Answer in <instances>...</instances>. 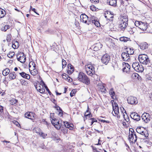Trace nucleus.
<instances>
[{"label": "nucleus", "instance_id": "obj_50", "mask_svg": "<svg viewBox=\"0 0 152 152\" xmlns=\"http://www.w3.org/2000/svg\"><path fill=\"white\" fill-rule=\"evenodd\" d=\"M31 66H32L34 68H35L36 67V65L35 63L33 61H31L30 62L29 64V67H30Z\"/></svg>", "mask_w": 152, "mask_h": 152}, {"label": "nucleus", "instance_id": "obj_7", "mask_svg": "<svg viewBox=\"0 0 152 152\" xmlns=\"http://www.w3.org/2000/svg\"><path fill=\"white\" fill-rule=\"evenodd\" d=\"M17 59L18 61L22 63H24L26 61V57L23 52H20L17 55Z\"/></svg>", "mask_w": 152, "mask_h": 152}, {"label": "nucleus", "instance_id": "obj_42", "mask_svg": "<svg viewBox=\"0 0 152 152\" xmlns=\"http://www.w3.org/2000/svg\"><path fill=\"white\" fill-rule=\"evenodd\" d=\"M12 47L14 49L17 48L19 47V44L18 42L16 41L14 43H13L12 45Z\"/></svg>", "mask_w": 152, "mask_h": 152}, {"label": "nucleus", "instance_id": "obj_21", "mask_svg": "<svg viewBox=\"0 0 152 152\" xmlns=\"http://www.w3.org/2000/svg\"><path fill=\"white\" fill-rule=\"evenodd\" d=\"M94 50L97 51L99 50L102 47V45L99 42L97 43L94 45Z\"/></svg>", "mask_w": 152, "mask_h": 152}, {"label": "nucleus", "instance_id": "obj_15", "mask_svg": "<svg viewBox=\"0 0 152 152\" xmlns=\"http://www.w3.org/2000/svg\"><path fill=\"white\" fill-rule=\"evenodd\" d=\"M121 58L124 61H129L130 57L127 53L123 52L121 54Z\"/></svg>", "mask_w": 152, "mask_h": 152}, {"label": "nucleus", "instance_id": "obj_48", "mask_svg": "<svg viewBox=\"0 0 152 152\" xmlns=\"http://www.w3.org/2000/svg\"><path fill=\"white\" fill-rule=\"evenodd\" d=\"M15 54V53L14 52H10L9 53L7 54V56L9 58H12L13 57Z\"/></svg>", "mask_w": 152, "mask_h": 152}, {"label": "nucleus", "instance_id": "obj_1", "mask_svg": "<svg viewBox=\"0 0 152 152\" xmlns=\"http://www.w3.org/2000/svg\"><path fill=\"white\" fill-rule=\"evenodd\" d=\"M77 79L80 82L88 85L90 84V79L83 72H80L78 76Z\"/></svg>", "mask_w": 152, "mask_h": 152}, {"label": "nucleus", "instance_id": "obj_45", "mask_svg": "<svg viewBox=\"0 0 152 152\" xmlns=\"http://www.w3.org/2000/svg\"><path fill=\"white\" fill-rule=\"evenodd\" d=\"M41 83H43V85L45 87V88L46 89V90L48 92L49 94L50 95H51V94H52L51 93L50 91L49 90V89L47 87V86L45 85V83H44V82L42 80L41 81Z\"/></svg>", "mask_w": 152, "mask_h": 152}, {"label": "nucleus", "instance_id": "obj_64", "mask_svg": "<svg viewBox=\"0 0 152 152\" xmlns=\"http://www.w3.org/2000/svg\"><path fill=\"white\" fill-rule=\"evenodd\" d=\"M90 120L91 121H92L94 122H97V120L96 119L93 118H91L90 119Z\"/></svg>", "mask_w": 152, "mask_h": 152}, {"label": "nucleus", "instance_id": "obj_36", "mask_svg": "<svg viewBox=\"0 0 152 152\" xmlns=\"http://www.w3.org/2000/svg\"><path fill=\"white\" fill-rule=\"evenodd\" d=\"M52 120H51V122L53 125H56L57 123H58V120L56 119V118L54 117H53V118H52Z\"/></svg>", "mask_w": 152, "mask_h": 152}, {"label": "nucleus", "instance_id": "obj_49", "mask_svg": "<svg viewBox=\"0 0 152 152\" xmlns=\"http://www.w3.org/2000/svg\"><path fill=\"white\" fill-rule=\"evenodd\" d=\"M92 24H94L97 27H99L100 26V23L99 21L97 20L96 19L92 23Z\"/></svg>", "mask_w": 152, "mask_h": 152}, {"label": "nucleus", "instance_id": "obj_9", "mask_svg": "<svg viewBox=\"0 0 152 152\" xmlns=\"http://www.w3.org/2000/svg\"><path fill=\"white\" fill-rule=\"evenodd\" d=\"M110 60V56L107 54L103 55L101 58V61L104 64L107 65Z\"/></svg>", "mask_w": 152, "mask_h": 152}, {"label": "nucleus", "instance_id": "obj_19", "mask_svg": "<svg viewBox=\"0 0 152 152\" xmlns=\"http://www.w3.org/2000/svg\"><path fill=\"white\" fill-rule=\"evenodd\" d=\"M125 66L123 69L124 72H128L130 71V66L127 63H124Z\"/></svg>", "mask_w": 152, "mask_h": 152}, {"label": "nucleus", "instance_id": "obj_47", "mask_svg": "<svg viewBox=\"0 0 152 152\" xmlns=\"http://www.w3.org/2000/svg\"><path fill=\"white\" fill-rule=\"evenodd\" d=\"M18 102V100L14 99L12 98L10 101V103L11 105H14Z\"/></svg>", "mask_w": 152, "mask_h": 152}, {"label": "nucleus", "instance_id": "obj_54", "mask_svg": "<svg viewBox=\"0 0 152 152\" xmlns=\"http://www.w3.org/2000/svg\"><path fill=\"white\" fill-rule=\"evenodd\" d=\"M120 109L121 113H123V115L124 114V113L126 114V112L123 107H120Z\"/></svg>", "mask_w": 152, "mask_h": 152}, {"label": "nucleus", "instance_id": "obj_4", "mask_svg": "<svg viewBox=\"0 0 152 152\" xmlns=\"http://www.w3.org/2000/svg\"><path fill=\"white\" fill-rule=\"evenodd\" d=\"M139 28L142 31H145L146 32L152 33V29L149 31V27H148V24L146 23L141 21Z\"/></svg>", "mask_w": 152, "mask_h": 152}, {"label": "nucleus", "instance_id": "obj_25", "mask_svg": "<svg viewBox=\"0 0 152 152\" xmlns=\"http://www.w3.org/2000/svg\"><path fill=\"white\" fill-rule=\"evenodd\" d=\"M140 48L142 50H146L148 48V44L146 42L141 43L140 45Z\"/></svg>", "mask_w": 152, "mask_h": 152}, {"label": "nucleus", "instance_id": "obj_44", "mask_svg": "<svg viewBox=\"0 0 152 152\" xmlns=\"http://www.w3.org/2000/svg\"><path fill=\"white\" fill-rule=\"evenodd\" d=\"M10 26L9 25H6L4 26H3L1 27V30L4 31H5L7 30L10 28Z\"/></svg>", "mask_w": 152, "mask_h": 152}, {"label": "nucleus", "instance_id": "obj_18", "mask_svg": "<svg viewBox=\"0 0 152 152\" xmlns=\"http://www.w3.org/2000/svg\"><path fill=\"white\" fill-rule=\"evenodd\" d=\"M67 67L68 69L67 70V72L69 75L71 74L74 71V67L71 64H68Z\"/></svg>", "mask_w": 152, "mask_h": 152}, {"label": "nucleus", "instance_id": "obj_20", "mask_svg": "<svg viewBox=\"0 0 152 152\" xmlns=\"http://www.w3.org/2000/svg\"><path fill=\"white\" fill-rule=\"evenodd\" d=\"M107 4L115 7L117 5V1L116 0H107Z\"/></svg>", "mask_w": 152, "mask_h": 152}, {"label": "nucleus", "instance_id": "obj_60", "mask_svg": "<svg viewBox=\"0 0 152 152\" xmlns=\"http://www.w3.org/2000/svg\"><path fill=\"white\" fill-rule=\"evenodd\" d=\"M3 107L0 105V113H3Z\"/></svg>", "mask_w": 152, "mask_h": 152}, {"label": "nucleus", "instance_id": "obj_12", "mask_svg": "<svg viewBox=\"0 0 152 152\" xmlns=\"http://www.w3.org/2000/svg\"><path fill=\"white\" fill-rule=\"evenodd\" d=\"M26 118L32 120H34L35 119V113L31 112H28L24 114Z\"/></svg>", "mask_w": 152, "mask_h": 152}, {"label": "nucleus", "instance_id": "obj_3", "mask_svg": "<svg viewBox=\"0 0 152 152\" xmlns=\"http://www.w3.org/2000/svg\"><path fill=\"white\" fill-rule=\"evenodd\" d=\"M132 66L134 70L138 72H142L143 71V68L141 64L138 62H135L133 63Z\"/></svg>", "mask_w": 152, "mask_h": 152}, {"label": "nucleus", "instance_id": "obj_40", "mask_svg": "<svg viewBox=\"0 0 152 152\" xmlns=\"http://www.w3.org/2000/svg\"><path fill=\"white\" fill-rule=\"evenodd\" d=\"M134 28H131L129 26L127 27V29L128 32H129V33L132 34L134 33Z\"/></svg>", "mask_w": 152, "mask_h": 152}, {"label": "nucleus", "instance_id": "obj_53", "mask_svg": "<svg viewBox=\"0 0 152 152\" xmlns=\"http://www.w3.org/2000/svg\"><path fill=\"white\" fill-rule=\"evenodd\" d=\"M66 64L67 63L66 61L64 59H63L62 60V65L63 68H64L65 67L66 65Z\"/></svg>", "mask_w": 152, "mask_h": 152}, {"label": "nucleus", "instance_id": "obj_37", "mask_svg": "<svg viewBox=\"0 0 152 152\" xmlns=\"http://www.w3.org/2000/svg\"><path fill=\"white\" fill-rule=\"evenodd\" d=\"M88 109V110H86V112L84 114V116L86 117L89 116L90 117H91L92 115H91V112L89 111Z\"/></svg>", "mask_w": 152, "mask_h": 152}, {"label": "nucleus", "instance_id": "obj_51", "mask_svg": "<svg viewBox=\"0 0 152 152\" xmlns=\"http://www.w3.org/2000/svg\"><path fill=\"white\" fill-rule=\"evenodd\" d=\"M141 21H136L135 22L134 24L137 27L139 28H140V24H141Z\"/></svg>", "mask_w": 152, "mask_h": 152}, {"label": "nucleus", "instance_id": "obj_61", "mask_svg": "<svg viewBox=\"0 0 152 152\" xmlns=\"http://www.w3.org/2000/svg\"><path fill=\"white\" fill-rule=\"evenodd\" d=\"M131 133H135V132H134V129H129V134H131Z\"/></svg>", "mask_w": 152, "mask_h": 152}, {"label": "nucleus", "instance_id": "obj_52", "mask_svg": "<svg viewBox=\"0 0 152 152\" xmlns=\"http://www.w3.org/2000/svg\"><path fill=\"white\" fill-rule=\"evenodd\" d=\"M62 76L63 78L66 80H67L69 75L65 73H64L62 74Z\"/></svg>", "mask_w": 152, "mask_h": 152}, {"label": "nucleus", "instance_id": "obj_26", "mask_svg": "<svg viewBox=\"0 0 152 152\" xmlns=\"http://www.w3.org/2000/svg\"><path fill=\"white\" fill-rule=\"evenodd\" d=\"M20 75L22 77L29 80L30 79V76L28 74H26L24 72H22V73H20Z\"/></svg>", "mask_w": 152, "mask_h": 152}, {"label": "nucleus", "instance_id": "obj_59", "mask_svg": "<svg viewBox=\"0 0 152 152\" xmlns=\"http://www.w3.org/2000/svg\"><path fill=\"white\" fill-rule=\"evenodd\" d=\"M90 1L95 4H97L99 2V0H90Z\"/></svg>", "mask_w": 152, "mask_h": 152}, {"label": "nucleus", "instance_id": "obj_38", "mask_svg": "<svg viewBox=\"0 0 152 152\" xmlns=\"http://www.w3.org/2000/svg\"><path fill=\"white\" fill-rule=\"evenodd\" d=\"M90 71H91L92 73V74H90V75H88L90 76H92L93 75H94V77H98V75H94V74L95 73V70H94V66L93 67V69H91L90 70Z\"/></svg>", "mask_w": 152, "mask_h": 152}, {"label": "nucleus", "instance_id": "obj_32", "mask_svg": "<svg viewBox=\"0 0 152 152\" xmlns=\"http://www.w3.org/2000/svg\"><path fill=\"white\" fill-rule=\"evenodd\" d=\"M96 18L93 16H92L90 17V20L88 21V24L89 25L93 22L96 20Z\"/></svg>", "mask_w": 152, "mask_h": 152}, {"label": "nucleus", "instance_id": "obj_10", "mask_svg": "<svg viewBox=\"0 0 152 152\" xmlns=\"http://www.w3.org/2000/svg\"><path fill=\"white\" fill-rule=\"evenodd\" d=\"M127 101L128 103L131 104H136L138 103V101L137 98L132 96L128 97Z\"/></svg>", "mask_w": 152, "mask_h": 152}, {"label": "nucleus", "instance_id": "obj_23", "mask_svg": "<svg viewBox=\"0 0 152 152\" xmlns=\"http://www.w3.org/2000/svg\"><path fill=\"white\" fill-rule=\"evenodd\" d=\"M52 135V138L54 141H57L59 140L60 138L58 137V135L54 131H52L51 133Z\"/></svg>", "mask_w": 152, "mask_h": 152}, {"label": "nucleus", "instance_id": "obj_24", "mask_svg": "<svg viewBox=\"0 0 152 152\" xmlns=\"http://www.w3.org/2000/svg\"><path fill=\"white\" fill-rule=\"evenodd\" d=\"M128 23H124L123 22L121 21L119 25V27L122 31H124L126 27L127 26Z\"/></svg>", "mask_w": 152, "mask_h": 152}, {"label": "nucleus", "instance_id": "obj_28", "mask_svg": "<svg viewBox=\"0 0 152 152\" xmlns=\"http://www.w3.org/2000/svg\"><path fill=\"white\" fill-rule=\"evenodd\" d=\"M16 75L14 72L10 73L9 75V78L11 80H14L16 78Z\"/></svg>", "mask_w": 152, "mask_h": 152}, {"label": "nucleus", "instance_id": "obj_5", "mask_svg": "<svg viewBox=\"0 0 152 152\" xmlns=\"http://www.w3.org/2000/svg\"><path fill=\"white\" fill-rule=\"evenodd\" d=\"M136 130L137 133L144 135L145 137L148 136V132L143 127H138L137 128Z\"/></svg>", "mask_w": 152, "mask_h": 152}, {"label": "nucleus", "instance_id": "obj_29", "mask_svg": "<svg viewBox=\"0 0 152 152\" xmlns=\"http://www.w3.org/2000/svg\"><path fill=\"white\" fill-rule=\"evenodd\" d=\"M64 123L66 127L69 128L70 130L72 129V126H73L72 124H70L67 122H64Z\"/></svg>", "mask_w": 152, "mask_h": 152}, {"label": "nucleus", "instance_id": "obj_46", "mask_svg": "<svg viewBox=\"0 0 152 152\" xmlns=\"http://www.w3.org/2000/svg\"><path fill=\"white\" fill-rule=\"evenodd\" d=\"M126 52L129 55H132L134 53L133 49L132 48H129L128 50L126 51Z\"/></svg>", "mask_w": 152, "mask_h": 152}, {"label": "nucleus", "instance_id": "obj_62", "mask_svg": "<svg viewBox=\"0 0 152 152\" xmlns=\"http://www.w3.org/2000/svg\"><path fill=\"white\" fill-rule=\"evenodd\" d=\"M67 78H68L67 80H66L68 82H71L72 81V79L69 76Z\"/></svg>", "mask_w": 152, "mask_h": 152}, {"label": "nucleus", "instance_id": "obj_6", "mask_svg": "<svg viewBox=\"0 0 152 152\" xmlns=\"http://www.w3.org/2000/svg\"><path fill=\"white\" fill-rule=\"evenodd\" d=\"M112 106L113 111L115 114V115H114L113 114V115L117 116L118 118H119L120 116V115L119 114V107L118 104L115 102L114 104L112 103Z\"/></svg>", "mask_w": 152, "mask_h": 152}, {"label": "nucleus", "instance_id": "obj_43", "mask_svg": "<svg viewBox=\"0 0 152 152\" xmlns=\"http://www.w3.org/2000/svg\"><path fill=\"white\" fill-rule=\"evenodd\" d=\"M34 131L39 135L40 134V133H42V132L41 129L39 128H36L34 130Z\"/></svg>", "mask_w": 152, "mask_h": 152}, {"label": "nucleus", "instance_id": "obj_39", "mask_svg": "<svg viewBox=\"0 0 152 152\" xmlns=\"http://www.w3.org/2000/svg\"><path fill=\"white\" fill-rule=\"evenodd\" d=\"M30 72L31 74L33 76H35L38 73V71L35 69V68H34L32 70L30 71L29 69Z\"/></svg>", "mask_w": 152, "mask_h": 152}, {"label": "nucleus", "instance_id": "obj_31", "mask_svg": "<svg viewBox=\"0 0 152 152\" xmlns=\"http://www.w3.org/2000/svg\"><path fill=\"white\" fill-rule=\"evenodd\" d=\"M56 110L58 111L59 113L58 115L60 116H62L63 115V111L58 106H57L56 107Z\"/></svg>", "mask_w": 152, "mask_h": 152}, {"label": "nucleus", "instance_id": "obj_30", "mask_svg": "<svg viewBox=\"0 0 152 152\" xmlns=\"http://www.w3.org/2000/svg\"><path fill=\"white\" fill-rule=\"evenodd\" d=\"M132 78L135 79H137L138 80H139L141 78V77L137 73H133L132 75Z\"/></svg>", "mask_w": 152, "mask_h": 152}, {"label": "nucleus", "instance_id": "obj_11", "mask_svg": "<svg viewBox=\"0 0 152 152\" xmlns=\"http://www.w3.org/2000/svg\"><path fill=\"white\" fill-rule=\"evenodd\" d=\"M129 139L130 142L134 143L137 140V136L135 133H131L129 134Z\"/></svg>", "mask_w": 152, "mask_h": 152}, {"label": "nucleus", "instance_id": "obj_63", "mask_svg": "<svg viewBox=\"0 0 152 152\" xmlns=\"http://www.w3.org/2000/svg\"><path fill=\"white\" fill-rule=\"evenodd\" d=\"M123 116L124 118V119L125 120V121L126 122H128L129 121V119L128 117L127 118H126V119L125 118V115L124 114Z\"/></svg>", "mask_w": 152, "mask_h": 152}, {"label": "nucleus", "instance_id": "obj_57", "mask_svg": "<svg viewBox=\"0 0 152 152\" xmlns=\"http://www.w3.org/2000/svg\"><path fill=\"white\" fill-rule=\"evenodd\" d=\"M61 124L58 125L57 124H56L55 125H53L58 130H59L60 129Z\"/></svg>", "mask_w": 152, "mask_h": 152}, {"label": "nucleus", "instance_id": "obj_27", "mask_svg": "<svg viewBox=\"0 0 152 152\" xmlns=\"http://www.w3.org/2000/svg\"><path fill=\"white\" fill-rule=\"evenodd\" d=\"M109 94L113 99H115L116 98V97L115 96V93L113 88L110 89Z\"/></svg>", "mask_w": 152, "mask_h": 152}, {"label": "nucleus", "instance_id": "obj_8", "mask_svg": "<svg viewBox=\"0 0 152 152\" xmlns=\"http://www.w3.org/2000/svg\"><path fill=\"white\" fill-rule=\"evenodd\" d=\"M141 118L143 121L145 123H147L151 120V117L148 113H144L142 115Z\"/></svg>", "mask_w": 152, "mask_h": 152}, {"label": "nucleus", "instance_id": "obj_34", "mask_svg": "<svg viewBox=\"0 0 152 152\" xmlns=\"http://www.w3.org/2000/svg\"><path fill=\"white\" fill-rule=\"evenodd\" d=\"M121 21L123 22L124 23H128V16L127 15H126L123 17L122 18L121 20Z\"/></svg>", "mask_w": 152, "mask_h": 152}, {"label": "nucleus", "instance_id": "obj_17", "mask_svg": "<svg viewBox=\"0 0 152 152\" xmlns=\"http://www.w3.org/2000/svg\"><path fill=\"white\" fill-rule=\"evenodd\" d=\"M94 66L92 64H89L85 66V69L86 73L88 75L92 74V73L91 71H90V70L91 69H93Z\"/></svg>", "mask_w": 152, "mask_h": 152}, {"label": "nucleus", "instance_id": "obj_41", "mask_svg": "<svg viewBox=\"0 0 152 152\" xmlns=\"http://www.w3.org/2000/svg\"><path fill=\"white\" fill-rule=\"evenodd\" d=\"M130 39L129 38L126 37H121L120 38V40L121 41H123L124 42H126L128 41Z\"/></svg>", "mask_w": 152, "mask_h": 152}, {"label": "nucleus", "instance_id": "obj_56", "mask_svg": "<svg viewBox=\"0 0 152 152\" xmlns=\"http://www.w3.org/2000/svg\"><path fill=\"white\" fill-rule=\"evenodd\" d=\"M39 135L43 138H45L47 135L46 134H45L42 132V133H40V134H39Z\"/></svg>", "mask_w": 152, "mask_h": 152}, {"label": "nucleus", "instance_id": "obj_13", "mask_svg": "<svg viewBox=\"0 0 152 152\" xmlns=\"http://www.w3.org/2000/svg\"><path fill=\"white\" fill-rule=\"evenodd\" d=\"M41 83L42 84V87L40 86V84H38L37 83H36V85H34V86L37 90L39 92L41 93H43L45 91V90L43 86H44L43 83Z\"/></svg>", "mask_w": 152, "mask_h": 152}, {"label": "nucleus", "instance_id": "obj_55", "mask_svg": "<svg viewBox=\"0 0 152 152\" xmlns=\"http://www.w3.org/2000/svg\"><path fill=\"white\" fill-rule=\"evenodd\" d=\"M75 89L73 90L70 93V96L71 97H72L75 95Z\"/></svg>", "mask_w": 152, "mask_h": 152}, {"label": "nucleus", "instance_id": "obj_35", "mask_svg": "<svg viewBox=\"0 0 152 152\" xmlns=\"http://www.w3.org/2000/svg\"><path fill=\"white\" fill-rule=\"evenodd\" d=\"M10 72L9 69L8 68H6L3 71L2 74L4 76H6L9 74Z\"/></svg>", "mask_w": 152, "mask_h": 152}, {"label": "nucleus", "instance_id": "obj_14", "mask_svg": "<svg viewBox=\"0 0 152 152\" xmlns=\"http://www.w3.org/2000/svg\"><path fill=\"white\" fill-rule=\"evenodd\" d=\"M130 116L132 119L137 121H139L140 119V116L135 112L132 113Z\"/></svg>", "mask_w": 152, "mask_h": 152}, {"label": "nucleus", "instance_id": "obj_22", "mask_svg": "<svg viewBox=\"0 0 152 152\" xmlns=\"http://www.w3.org/2000/svg\"><path fill=\"white\" fill-rule=\"evenodd\" d=\"M98 89L103 94H105L106 92V90L104 86L102 84H100L98 86Z\"/></svg>", "mask_w": 152, "mask_h": 152}, {"label": "nucleus", "instance_id": "obj_16", "mask_svg": "<svg viewBox=\"0 0 152 152\" xmlns=\"http://www.w3.org/2000/svg\"><path fill=\"white\" fill-rule=\"evenodd\" d=\"M80 21L88 24V17L85 14H82L80 16Z\"/></svg>", "mask_w": 152, "mask_h": 152}, {"label": "nucleus", "instance_id": "obj_33", "mask_svg": "<svg viewBox=\"0 0 152 152\" xmlns=\"http://www.w3.org/2000/svg\"><path fill=\"white\" fill-rule=\"evenodd\" d=\"M6 14V12L4 10L0 9V18H2L4 17Z\"/></svg>", "mask_w": 152, "mask_h": 152}, {"label": "nucleus", "instance_id": "obj_58", "mask_svg": "<svg viewBox=\"0 0 152 152\" xmlns=\"http://www.w3.org/2000/svg\"><path fill=\"white\" fill-rule=\"evenodd\" d=\"M90 9L93 11H94L96 10V7L94 6H91Z\"/></svg>", "mask_w": 152, "mask_h": 152}, {"label": "nucleus", "instance_id": "obj_2", "mask_svg": "<svg viewBox=\"0 0 152 152\" xmlns=\"http://www.w3.org/2000/svg\"><path fill=\"white\" fill-rule=\"evenodd\" d=\"M139 61L141 63L149 66L151 64L150 60L148 56L145 54H140L138 56Z\"/></svg>", "mask_w": 152, "mask_h": 152}]
</instances>
